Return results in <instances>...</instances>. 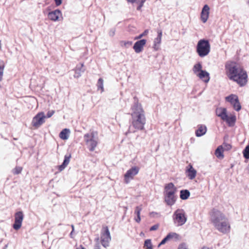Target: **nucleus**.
Instances as JSON below:
<instances>
[{"label": "nucleus", "mask_w": 249, "mask_h": 249, "mask_svg": "<svg viewBox=\"0 0 249 249\" xmlns=\"http://www.w3.org/2000/svg\"><path fill=\"white\" fill-rule=\"evenodd\" d=\"M94 132L93 131L90 133H86L84 135V140L88 146L89 151L93 152L98 144V142L94 139Z\"/></svg>", "instance_id": "nucleus-7"}, {"label": "nucleus", "mask_w": 249, "mask_h": 249, "mask_svg": "<svg viewBox=\"0 0 249 249\" xmlns=\"http://www.w3.org/2000/svg\"><path fill=\"white\" fill-rule=\"evenodd\" d=\"M150 216H154V215L155 214H159V213L155 212H152L150 213Z\"/></svg>", "instance_id": "nucleus-52"}, {"label": "nucleus", "mask_w": 249, "mask_h": 249, "mask_svg": "<svg viewBox=\"0 0 249 249\" xmlns=\"http://www.w3.org/2000/svg\"><path fill=\"white\" fill-rule=\"evenodd\" d=\"M190 192L188 189H182L180 191L179 197L181 200L188 199L190 196Z\"/></svg>", "instance_id": "nucleus-25"}, {"label": "nucleus", "mask_w": 249, "mask_h": 249, "mask_svg": "<svg viewBox=\"0 0 249 249\" xmlns=\"http://www.w3.org/2000/svg\"><path fill=\"white\" fill-rule=\"evenodd\" d=\"M211 48H196V52L199 57H204L210 52Z\"/></svg>", "instance_id": "nucleus-21"}, {"label": "nucleus", "mask_w": 249, "mask_h": 249, "mask_svg": "<svg viewBox=\"0 0 249 249\" xmlns=\"http://www.w3.org/2000/svg\"><path fill=\"white\" fill-rule=\"evenodd\" d=\"M71 230L73 231H74V226L73 224H71Z\"/></svg>", "instance_id": "nucleus-60"}, {"label": "nucleus", "mask_w": 249, "mask_h": 249, "mask_svg": "<svg viewBox=\"0 0 249 249\" xmlns=\"http://www.w3.org/2000/svg\"><path fill=\"white\" fill-rule=\"evenodd\" d=\"M225 100L231 104V106L239 100V97L236 94H231L225 97Z\"/></svg>", "instance_id": "nucleus-23"}, {"label": "nucleus", "mask_w": 249, "mask_h": 249, "mask_svg": "<svg viewBox=\"0 0 249 249\" xmlns=\"http://www.w3.org/2000/svg\"><path fill=\"white\" fill-rule=\"evenodd\" d=\"M135 52L137 53H140L143 51L144 48H133Z\"/></svg>", "instance_id": "nucleus-45"}, {"label": "nucleus", "mask_w": 249, "mask_h": 249, "mask_svg": "<svg viewBox=\"0 0 249 249\" xmlns=\"http://www.w3.org/2000/svg\"><path fill=\"white\" fill-rule=\"evenodd\" d=\"M94 249H101V246L99 243H96L95 244Z\"/></svg>", "instance_id": "nucleus-51"}, {"label": "nucleus", "mask_w": 249, "mask_h": 249, "mask_svg": "<svg viewBox=\"0 0 249 249\" xmlns=\"http://www.w3.org/2000/svg\"><path fill=\"white\" fill-rule=\"evenodd\" d=\"M22 170V167L21 166H16L13 170V173L14 175H18L21 173V171Z\"/></svg>", "instance_id": "nucleus-39"}, {"label": "nucleus", "mask_w": 249, "mask_h": 249, "mask_svg": "<svg viewBox=\"0 0 249 249\" xmlns=\"http://www.w3.org/2000/svg\"><path fill=\"white\" fill-rule=\"evenodd\" d=\"M45 122V113L43 111L38 112L33 118L32 125L36 128L39 127Z\"/></svg>", "instance_id": "nucleus-10"}, {"label": "nucleus", "mask_w": 249, "mask_h": 249, "mask_svg": "<svg viewBox=\"0 0 249 249\" xmlns=\"http://www.w3.org/2000/svg\"><path fill=\"white\" fill-rule=\"evenodd\" d=\"M140 168L137 166H132L126 171L124 175V182L125 184H128L130 180L134 178L135 176L139 173Z\"/></svg>", "instance_id": "nucleus-8"}, {"label": "nucleus", "mask_w": 249, "mask_h": 249, "mask_svg": "<svg viewBox=\"0 0 249 249\" xmlns=\"http://www.w3.org/2000/svg\"><path fill=\"white\" fill-rule=\"evenodd\" d=\"M135 130H133V131H131V125H129V128L127 130V131L125 132V135H127L129 133H135Z\"/></svg>", "instance_id": "nucleus-49"}, {"label": "nucleus", "mask_w": 249, "mask_h": 249, "mask_svg": "<svg viewBox=\"0 0 249 249\" xmlns=\"http://www.w3.org/2000/svg\"><path fill=\"white\" fill-rule=\"evenodd\" d=\"M131 118L129 119V122L131 124L133 127L139 130H143L144 129V125L146 123V118L144 113L135 112L129 113Z\"/></svg>", "instance_id": "nucleus-3"}, {"label": "nucleus", "mask_w": 249, "mask_h": 249, "mask_svg": "<svg viewBox=\"0 0 249 249\" xmlns=\"http://www.w3.org/2000/svg\"><path fill=\"white\" fill-rule=\"evenodd\" d=\"M141 8H142V5H139L138 6V7H137V10H140V9H141Z\"/></svg>", "instance_id": "nucleus-61"}, {"label": "nucleus", "mask_w": 249, "mask_h": 249, "mask_svg": "<svg viewBox=\"0 0 249 249\" xmlns=\"http://www.w3.org/2000/svg\"><path fill=\"white\" fill-rule=\"evenodd\" d=\"M158 35L157 37L155 39L154 41V47H156L157 44H159L161 42V39L162 34V32L161 30H158Z\"/></svg>", "instance_id": "nucleus-29"}, {"label": "nucleus", "mask_w": 249, "mask_h": 249, "mask_svg": "<svg viewBox=\"0 0 249 249\" xmlns=\"http://www.w3.org/2000/svg\"><path fill=\"white\" fill-rule=\"evenodd\" d=\"M210 14V7L207 4H205L201 10L200 13L201 19L203 23H205L207 21Z\"/></svg>", "instance_id": "nucleus-16"}, {"label": "nucleus", "mask_w": 249, "mask_h": 249, "mask_svg": "<svg viewBox=\"0 0 249 249\" xmlns=\"http://www.w3.org/2000/svg\"><path fill=\"white\" fill-rule=\"evenodd\" d=\"M143 247L147 248V249H153V245L151 239H147L144 240Z\"/></svg>", "instance_id": "nucleus-32"}, {"label": "nucleus", "mask_w": 249, "mask_h": 249, "mask_svg": "<svg viewBox=\"0 0 249 249\" xmlns=\"http://www.w3.org/2000/svg\"><path fill=\"white\" fill-rule=\"evenodd\" d=\"M178 249H188L186 246V244L185 243H181L178 247Z\"/></svg>", "instance_id": "nucleus-46"}, {"label": "nucleus", "mask_w": 249, "mask_h": 249, "mask_svg": "<svg viewBox=\"0 0 249 249\" xmlns=\"http://www.w3.org/2000/svg\"><path fill=\"white\" fill-rule=\"evenodd\" d=\"M193 71L204 83H208L209 82L210 73L206 70L202 69V65L201 62H198L194 65Z\"/></svg>", "instance_id": "nucleus-4"}, {"label": "nucleus", "mask_w": 249, "mask_h": 249, "mask_svg": "<svg viewBox=\"0 0 249 249\" xmlns=\"http://www.w3.org/2000/svg\"><path fill=\"white\" fill-rule=\"evenodd\" d=\"M173 219L178 226H181L186 222L187 216L183 209H178L174 212Z\"/></svg>", "instance_id": "nucleus-5"}, {"label": "nucleus", "mask_w": 249, "mask_h": 249, "mask_svg": "<svg viewBox=\"0 0 249 249\" xmlns=\"http://www.w3.org/2000/svg\"><path fill=\"white\" fill-rule=\"evenodd\" d=\"M226 218L221 222L216 225L214 227L220 232L226 233L230 231V225L228 222Z\"/></svg>", "instance_id": "nucleus-12"}, {"label": "nucleus", "mask_w": 249, "mask_h": 249, "mask_svg": "<svg viewBox=\"0 0 249 249\" xmlns=\"http://www.w3.org/2000/svg\"><path fill=\"white\" fill-rule=\"evenodd\" d=\"M48 18L49 19L53 21H57L62 19V13L59 9L49 12L48 14Z\"/></svg>", "instance_id": "nucleus-13"}, {"label": "nucleus", "mask_w": 249, "mask_h": 249, "mask_svg": "<svg viewBox=\"0 0 249 249\" xmlns=\"http://www.w3.org/2000/svg\"><path fill=\"white\" fill-rule=\"evenodd\" d=\"M55 5L57 6L60 5L62 4V0H54Z\"/></svg>", "instance_id": "nucleus-50"}, {"label": "nucleus", "mask_w": 249, "mask_h": 249, "mask_svg": "<svg viewBox=\"0 0 249 249\" xmlns=\"http://www.w3.org/2000/svg\"><path fill=\"white\" fill-rule=\"evenodd\" d=\"M5 64L3 61H0V82L2 80Z\"/></svg>", "instance_id": "nucleus-35"}, {"label": "nucleus", "mask_w": 249, "mask_h": 249, "mask_svg": "<svg viewBox=\"0 0 249 249\" xmlns=\"http://www.w3.org/2000/svg\"><path fill=\"white\" fill-rule=\"evenodd\" d=\"M143 3H144L143 1H141L139 5H142V7L143 5Z\"/></svg>", "instance_id": "nucleus-62"}, {"label": "nucleus", "mask_w": 249, "mask_h": 249, "mask_svg": "<svg viewBox=\"0 0 249 249\" xmlns=\"http://www.w3.org/2000/svg\"><path fill=\"white\" fill-rule=\"evenodd\" d=\"M22 224V222L15 219L14 223L12 225V227L15 230L18 231L21 228Z\"/></svg>", "instance_id": "nucleus-34"}, {"label": "nucleus", "mask_w": 249, "mask_h": 249, "mask_svg": "<svg viewBox=\"0 0 249 249\" xmlns=\"http://www.w3.org/2000/svg\"><path fill=\"white\" fill-rule=\"evenodd\" d=\"M24 215L22 211H19L15 213V219L22 223Z\"/></svg>", "instance_id": "nucleus-27"}, {"label": "nucleus", "mask_w": 249, "mask_h": 249, "mask_svg": "<svg viewBox=\"0 0 249 249\" xmlns=\"http://www.w3.org/2000/svg\"><path fill=\"white\" fill-rule=\"evenodd\" d=\"M166 236L169 240L175 239L176 241L178 240L180 238V235L178 233L174 232H170Z\"/></svg>", "instance_id": "nucleus-28"}, {"label": "nucleus", "mask_w": 249, "mask_h": 249, "mask_svg": "<svg viewBox=\"0 0 249 249\" xmlns=\"http://www.w3.org/2000/svg\"><path fill=\"white\" fill-rule=\"evenodd\" d=\"M127 2L133 3L136 1L137 0H126Z\"/></svg>", "instance_id": "nucleus-55"}, {"label": "nucleus", "mask_w": 249, "mask_h": 249, "mask_svg": "<svg viewBox=\"0 0 249 249\" xmlns=\"http://www.w3.org/2000/svg\"><path fill=\"white\" fill-rule=\"evenodd\" d=\"M246 170L249 172V163L247 167L246 168Z\"/></svg>", "instance_id": "nucleus-64"}, {"label": "nucleus", "mask_w": 249, "mask_h": 249, "mask_svg": "<svg viewBox=\"0 0 249 249\" xmlns=\"http://www.w3.org/2000/svg\"><path fill=\"white\" fill-rule=\"evenodd\" d=\"M84 66V63H80L77 64L75 68L73 70L74 71L73 76L74 78H78L81 76V72H84L85 69L83 68Z\"/></svg>", "instance_id": "nucleus-19"}, {"label": "nucleus", "mask_w": 249, "mask_h": 249, "mask_svg": "<svg viewBox=\"0 0 249 249\" xmlns=\"http://www.w3.org/2000/svg\"><path fill=\"white\" fill-rule=\"evenodd\" d=\"M120 45L123 47L124 46L125 47L130 46L133 45V41L132 40H127V41H121L120 42Z\"/></svg>", "instance_id": "nucleus-38"}, {"label": "nucleus", "mask_w": 249, "mask_h": 249, "mask_svg": "<svg viewBox=\"0 0 249 249\" xmlns=\"http://www.w3.org/2000/svg\"><path fill=\"white\" fill-rule=\"evenodd\" d=\"M224 149L223 145H219L215 150V155L220 160H222L224 158Z\"/></svg>", "instance_id": "nucleus-24"}, {"label": "nucleus", "mask_w": 249, "mask_h": 249, "mask_svg": "<svg viewBox=\"0 0 249 249\" xmlns=\"http://www.w3.org/2000/svg\"><path fill=\"white\" fill-rule=\"evenodd\" d=\"M76 249H86L83 245H81L80 246L76 248Z\"/></svg>", "instance_id": "nucleus-54"}, {"label": "nucleus", "mask_w": 249, "mask_h": 249, "mask_svg": "<svg viewBox=\"0 0 249 249\" xmlns=\"http://www.w3.org/2000/svg\"><path fill=\"white\" fill-rule=\"evenodd\" d=\"M169 241L170 240L167 238L166 235L161 240V243H163L164 245L165 244Z\"/></svg>", "instance_id": "nucleus-48"}, {"label": "nucleus", "mask_w": 249, "mask_h": 249, "mask_svg": "<svg viewBox=\"0 0 249 249\" xmlns=\"http://www.w3.org/2000/svg\"><path fill=\"white\" fill-rule=\"evenodd\" d=\"M226 219L225 214L220 211L214 208L213 209L211 214V222L214 226Z\"/></svg>", "instance_id": "nucleus-9"}, {"label": "nucleus", "mask_w": 249, "mask_h": 249, "mask_svg": "<svg viewBox=\"0 0 249 249\" xmlns=\"http://www.w3.org/2000/svg\"><path fill=\"white\" fill-rule=\"evenodd\" d=\"M210 43L209 40L207 39L203 38L200 39L196 47H210Z\"/></svg>", "instance_id": "nucleus-26"}, {"label": "nucleus", "mask_w": 249, "mask_h": 249, "mask_svg": "<svg viewBox=\"0 0 249 249\" xmlns=\"http://www.w3.org/2000/svg\"><path fill=\"white\" fill-rule=\"evenodd\" d=\"M55 111L54 110H49L46 114H45V118H49L51 117L54 113Z\"/></svg>", "instance_id": "nucleus-42"}, {"label": "nucleus", "mask_w": 249, "mask_h": 249, "mask_svg": "<svg viewBox=\"0 0 249 249\" xmlns=\"http://www.w3.org/2000/svg\"><path fill=\"white\" fill-rule=\"evenodd\" d=\"M164 244L161 243V241H160L158 245V248H160L161 246L163 245Z\"/></svg>", "instance_id": "nucleus-57"}, {"label": "nucleus", "mask_w": 249, "mask_h": 249, "mask_svg": "<svg viewBox=\"0 0 249 249\" xmlns=\"http://www.w3.org/2000/svg\"><path fill=\"white\" fill-rule=\"evenodd\" d=\"M148 32H149V31L148 29L145 30L143 33L140 34L139 36H135L134 37V40L141 39L143 36L147 35L148 34Z\"/></svg>", "instance_id": "nucleus-41"}, {"label": "nucleus", "mask_w": 249, "mask_h": 249, "mask_svg": "<svg viewBox=\"0 0 249 249\" xmlns=\"http://www.w3.org/2000/svg\"><path fill=\"white\" fill-rule=\"evenodd\" d=\"M234 166V163H231L230 164V168L231 169H232Z\"/></svg>", "instance_id": "nucleus-59"}, {"label": "nucleus", "mask_w": 249, "mask_h": 249, "mask_svg": "<svg viewBox=\"0 0 249 249\" xmlns=\"http://www.w3.org/2000/svg\"><path fill=\"white\" fill-rule=\"evenodd\" d=\"M233 109L236 111H239L241 108H242V106H241V105L239 102V100H238V101H237L235 103H234V105H233V106H232Z\"/></svg>", "instance_id": "nucleus-37"}, {"label": "nucleus", "mask_w": 249, "mask_h": 249, "mask_svg": "<svg viewBox=\"0 0 249 249\" xmlns=\"http://www.w3.org/2000/svg\"><path fill=\"white\" fill-rule=\"evenodd\" d=\"M96 86L97 87V89L98 90H101V92H103L104 91V80H103V78L100 77L98 79Z\"/></svg>", "instance_id": "nucleus-31"}, {"label": "nucleus", "mask_w": 249, "mask_h": 249, "mask_svg": "<svg viewBox=\"0 0 249 249\" xmlns=\"http://www.w3.org/2000/svg\"><path fill=\"white\" fill-rule=\"evenodd\" d=\"M236 120V116L233 113V114H231L230 116H229L228 114L223 120L226 122L228 126L233 127L235 124Z\"/></svg>", "instance_id": "nucleus-17"}, {"label": "nucleus", "mask_w": 249, "mask_h": 249, "mask_svg": "<svg viewBox=\"0 0 249 249\" xmlns=\"http://www.w3.org/2000/svg\"><path fill=\"white\" fill-rule=\"evenodd\" d=\"M177 191L178 189L173 182H171L165 184L163 196L164 202L167 205L172 206L176 203L178 197L176 195Z\"/></svg>", "instance_id": "nucleus-2"}, {"label": "nucleus", "mask_w": 249, "mask_h": 249, "mask_svg": "<svg viewBox=\"0 0 249 249\" xmlns=\"http://www.w3.org/2000/svg\"><path fill=\"white\" fill-rule=\"evenodd\" d=\"M134 219L137 223H139L141 221V215L136 216Z\"/></svg>", "instance_id": "nucleus-47"}, {"label": "nucleus", "mask_w": 249, "mask_h": 249, "mask_svg": "<svg viewBox=\"0 0 249 249\" xmlns=\"http://www.w3.org/2000/svg\"><path fill=\"white\" fill-rule=\"evenodd\" d=\"M134 101L131 106V109L132 112H135L136 114L138 113H144V111L142 107V104L139 103L138 98L136 96L133 97Z\"/></svg>", "instance_id": "nucleus-11"}, {"label": "nucleus", "mask_w": 249, "mask_h": 249, "mask_svg": "<svg viewBox=\"0 0 249 249\" xmlns=\"http://www.w3.org/2000/svg\"><path fill=\"white\" fill-rule=\"evenodd\" d=\"M111 237L108 226L103 225L101 231V243L105 248L109 246Z\"/></svg>", "instance_id": "nucleus-6"}, {"label": "nucleus", "mask_w": 249, "mask_h": 249, "mask_svg": "<svg viewBox=\"0 0 249 249\" xmlns=\"http://www.w3.org/2000/svg\"><path fill=\"white\" fill-rule=\"evenodd\" d=\"M74 232V231H73L71 230V232L70 233V234H69L70 238H73V234Z\"/></svg>", "instance_id": "nucleus-53"}, {"label": "nucleus", "mask_w": 249, "mask_h": 249, "mask_svg": "<svg viewBox=\"0 0 249 249\" xmlns=\"http://www.w3.org/2000/svg\"><path fill=\"white\" fill-rule=\"evenodd\" d=\"M221 145H223L224 151H230L232 148V145L226 142L225 141H224Z\"/></svg>", "instance_id": "nucleus-36"}, {"label": "nucleus", "mask_w": 249, "mask_h": 249, "mask_svg": "<svg viewBox=\"0 0 249 249\" xmlns=\"http://www.w3.org/2000/svg\"><path fill=\"white\" fill-rule=\"evenodd\" d=\"M70 133L71 131L69 128H64L60 132L59 137L62 140H67L69 138Z\"/></svg>", "instance_id": "nucleus-22"}, {"label": "nucleus", "mask_w": 249, "mask_h": 249, "mask_svg": "<svg viewBox=\"0 0 249 249\" xmlns=\"http://www.w3.org/2000/svg\"><path fill=\"white\" fill-rule=\"evenodd\" d=\"M71 158V153L68 152L64 156L62 163L60 165H57L56 167V169L59 172H61L65 169V168L69 164Z\"/></svg>", "instance_id": "nucleus-14"}, {"label": "nucleus", "mask_w": 249, "mask_h": 249, "mask_svg": "<svg viewBox=\"0 0 249 249\" xmlns=\"http://www.w3.org/2000/svg\"><path fill=\"white\" fill-rule=\"evenodd\" d=\"M225 72L228 78L235 83L239 87L246 85L248 81L247 71L237 62L228 61L225 65Z\"/></svg>", "instance_id": "nucleus-1"}, {"label": "nucleus", "mask_w": 249, "mask_h": 249, "mask_svg": "<svg viewBox=\"0 0 249 249\" xmlns=\"http://www.w3.org/2000/svg\"><path fill=\"white\" fill-rule=\"evenodd\" d=\"M99 237L98 236L95 238V241H96V243H99Z\"/></svg>", "instance_id": "nucleus-56"}, {"label": "nucleus", "mask_w": 249, "mask_h": 249, "mask_svg": "<svg viewBox=\"0 0 249 249\" xmlns=\"http://www.w3.org/2000/svg\"><path fill=\"white\" fill-rule=\"evenodd\" d=\"M159 226H160V225L158 223L154 224L150 228L149 231H156L158 229Z\"/></svg>", "instance_id": "nucleus-43"}, {"label": "nucleus", "mask_w": 249, "mask_h": 249, "mask_svg": "<svg viewBox=\"0 0 249 249\" xmlns=\"http://www.w3.org/2000/svg\"><path fill=\"white\" fill-rule=\"evenodd\" d=\"M8 244H6L4 245V246L3 247L2 249H7V248L8 247Z\"/></svg>", "instance_id": "nucleus-58"}, {"label": "nucleus", "mask_w": 249, "mask_h": 249, "mask_svg": "<svg viewBox=\"0 0 249 249\" xmlns=\"http://www.w3.org/2000/svg\"><path fill=\"white\" fill-rule=\"evenodd\" d=\"M197 171L191 164L188 165L185 170V174L189 179L192 180L195 178Z\"/></svg>", "instance_id": "nucleus-15"}, {"label": "nucleus", "mask_w": 249, "mask_h": 249, "mask_svg": "<svg viewBox=\"0 0 249 249\" xmlns=\"http://www.w3.org/2000/svg\"><path fill=\"white\" fill-rule=\"evenodd\" d=\"M146 43L145 39H141L137 40L133 45L132 47H143Z\"/></svg>", "instance_id": "nucleus-33"}, {"label": "nucleus", "mask_w": 249, "mask_h": 249, "mask_svg": "<svg viewBox=\"0 0 249 249\" xmlns=\"http://www.w3.org/2000/svg\"><path fill=\"white\" fill-rule=\"evenodd\" d=\"M207 131V127L206 125L200 124L197 125V128L195 131V135L197 137L204 136Z\"/></svg>", "instance_id": "nucleus-18"}, {"label": "nucleus", "mask_w": 249, "mask_h": 249, "mask_svg": "<svg viewBox=\"0 0 249 249\" xmlns=\"http://www.w3.org/2000/svg\"><path fill=\"white\" fill-rule=\"evenodd\" d=\"M142 210V205L137 206L135 208L134 213L136 216L141 215V212Z\"/></svg>", "instance_id": "nucleus-40"}, {"label": "nucleus", "mask_w": 249, "mask_h": 249, "mask_svg": "<svg viewBox=\"0 0 249 249\" xmlns=\"http://www.w3.org/2000/svg\"><path fill=\"white\" fill-rule=\"evenodd\" d=\"M242 153L244 158L245 159V162H247L249 160V143L243 149Z\"/></svg>", "instance_id": "nucleus-30"}, {"label": "nucleus", "mask_w": 249, "mask_h": 249, "mask_svg": "<svg viewBox=\"0 0 249 249\" xmlns=\"http://www.w3.org/2000/svg\"><path fill=\"white\" fill-rule=\"evenodd\" d=\"M115 32H116L115 28H111L108 33L109 36L111 37L113 36L115 34Z\"/></svg>", "instance_id": "nucleus-44"}, {"label": "nucleus", "mask_w": 249, "mask_h": 249, "mask_svg": "<svg viewBox=\"0 0 249 249\" xmlns=\"http://www.w3.org/2000/svg\"><path fill=\"white\" fill-rule=\"evenodd\" d=\"M210 249V248H209L208 247H205V246H204V247H203L202 248V249Z\"/></svg>", "instance_id": "nucleus-63"}, {"label": "nucleus", "mask_w": 249, "mask_h": 249, "mask_svg": "<svg viewBox=\"0 0 249 249\" xmlns=\"http://www.w3.org/2000/svg\"><path fill=\"white\" fill-rule=\"evenodd\" d=\"M216 115L220 117L222 120L228 115L227 109L225 107H220L217 108L215 110Z\"/></svg>", "instance_id": "nucleus-20"}]
</instances>
